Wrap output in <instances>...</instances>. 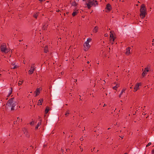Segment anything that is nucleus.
Here are the masks:
<instances>
[{"mask_svg": "<svg viewBox=\"0 0 154 154\" xmlns=\"http://www.w3.org/2000/svg\"><path fill=\"white\" fill-rule=\"evenodd\" d=\"M85 7H87L88 9H90L93 6H96L98 4V2L96 0H88L86 1Z\"/></svg>", "mask_w": 154, "mask_h": 154, "instance_id": "f257e3e1", "label": "nucleus"}, {"mask_svg": "<svg viewBox=\"0 0 154 154\" xmlns=\"http://www.w3.org/2000/svg\"><path fill=\"white\" fill-rule=\"evenodd\" d=\"M17 101H14V98H11L9 99L8 102V106H11V110H14V107L18 104Z\"/></svg>", "mask_w": 154, "mask_h": 154, "instance_id": "f03ea898", "label": "nucleus"}, {"mask_svg": "<svg viewBox=\"0 0 154 154\" xmlns=\"http://www.w3.org/2000/svg\"><path fill=\"white\" fill-rule=\"evenodd\" d=\"M146 10V8H145V5L143 4H142L140 10V16L141 18H143L145 17Z\"/></svg>", "mask_w": 154, "mask_h": 154, "instance_id": "7ed1b4c3", "label": "nucleus"}, {"mask_svg": "<svg viewBox=\"0 0 154 154\" xmlns=\"http://www.w3.org/2000/svg\"><path fill=\"white\" fill-rule=\"evenodd\" d=\"M1 50L2 52L7 53L8 52L5 45H2L1 46Z\"/></svg>", "mask_w": 154, "mask_h": 154, "instance_id": "20e7f679", "label": "nucleus"}, {"mask_svg": "<svg viewBox=\"0 0 154 154\" xmlns=\"http://www.w3.org/2000/svg\"><path fill=\"white\" fill-rule=\"evenodd\" d=\"M84 50L85 51H87L90 47V45H89L88 43L85 42L84 45Z\"/></svg>", "mask_w": 154, "mask_h": 154, "instance_id": "39448f33", "label": "nucleus"}, {"mask_svg": "<svg viewBox=\"0 0 154 154\" xmlns=\"http://www.w3.org/2000/svg\"><path fill=\"white\" fill-rule=\"evenodd\" d=\"M35 69V66L34 64H32L31 66V68L29 71V74H32L33 73Z\"/></svg>", "mask_w": 154, "mask_h": 154, "instance_id": "423d86ee", "label": "nucleus"}, {"mask_svg": "<svg viewBox=\"0 0 154 154\" xmlns=\"http://www.w3.org/2000/svg\"><path fill=\"white\" fill-rule=\"evenodd\" d=\"M148 66L146 67L145 68L142 74V76L144 77L147 74V72L149 71V68L148 67Z\"/></svg>", "mask_w": 154, "mask_h": 154, "instance_id": "0eeeda50", "label": "nucleus"}, {"mask_svg": "<svg viewBox=\"0 0 154 154\" xmlns=\"http://www.w3.org/2000/svg\"><path fill=\"white\" fill-rule=\"evenodd\" d=\"M140 85V84L139 83H137L136 84L134 87V92H136L138 89H139V87Z\"/></svg>", "mask_w": 154, "mask_h": 154, "instance_id": "6e6552de", "label": "nucleus"}, {"mask_svg": "<svg viewBox=\"0 0 154 154\" xmlns=\"http://www.w3.org/2000/svg\"><path fill=\"white\" fill-rule=\"evenodd\" d=\"M18 66L17 65H15V63H12L11 64V69H15L17 68Z\"/></svg>", "mask_w": 154, "mask_h": 154, "instance_id": "1a4fd4ad", "label": "nucleus"}, {"mask_svg": "<svg viewBox=\"0 0 154 154\" xmlns=\"http://www.w3.org/2000/svg\"><path fill=\"white\" fill-rule=\"evenodd\" d=\"M131 48L130 47H128L126 48V51L125 52V54H126L128 55L130 53V50H131Z\"/></svg>", "mask_w": 154, "mask_h": 154, "instance_id": "9d476101", "label": "nucleus"}, {"mask_svg": "<svg viewBox=\"0 0 154 154\" xmlns=\"http://www.w3.org/2000/svg\"><path fill=\"white\" fill-rule=\"evenodd\" d=\"M106 8L109 11H110L112 8L110 5L109 4H108L106 5Z\"/></svg>", "mask_w": 154, "mask_h": 154, "instance_id": "9b49d317", "label": "nucleus"}, {"mask_svg": "<svg viewBox=\"0 0 154 154\" xmlns=\"http://www.w3.org/2000/svg\"><path fill=\"white\" fill-rule=\"evenodd\" d=\"M40 88H37L36 90L35 91V93H36V96L40 94Z\"/></svg>", "mask_w": 154, "mask_h": 154, "instance_id": "f8f14e48", "label": "nucleus"}, {"mask_svg": "<svg viewBox=\"0 0 154 154\" xmlns=\"http://www.w3.org/2000/svg\"><path fill=\"white\" fill-rule=\"evenodd\" d=\"M41 125V120H40L39 122L38 123L37 125L35 127V129L37 130L38 128V127Z\"/></svg>", "mask_w": 154, "mask_h": 154, "instance_id": "ddd939ff", "label": "nucleus"}, {"mask_svg": "<svg viewBox=\"0 0 154 154\" xmlns=\"http://www.w3.org/2000/svg\"><path fill=\"white\" fill-rule=\"evenodd\" d=\"M98 29V27L97 26H95L93 30V32L94 33H96L97 32Z\"/></svg>", "mask_w": 154, "mask_h": 154, "instance_id": "4468645a", "label": "nucleus"}, {"mask_svg": "<svg viewBox=\"0 0 154 154\" xmlns=\"http://www.w3.org/2000/svg\"><path fill=\"white\" fill-rule=\"evenodd\" d=\"M48 47L47 46H45L44 47V52L46 53H47L48 51Z\"/></svg>", "mask_w": 154, "mask_h": 154, "instance_id": "2eb2a0df", "label": "nucleus"}, {"mask_svg": "<svg viewBox=\"0 0 154 154\" xmlns=\"http://www.w3.org/2000/svg\"><path fill=\"white\" fill-rule=\"evenodd\" d=\"M43 102V100L42 99H40L38 100V102L37 103V105H41L42 104V103Z\"/></svg>", "mask_w": 154, "mask_h": 154, "instance_id": "dca6fc26", "label": "nucleus"}, {"mask_svg": "<svg viewBox=\"0 0 154 154\" xmlns=\"http://www.w3.org/2000/svg\"><path fill=\"white\" fill-rule=\"evenodd\" d=\"M69 114L70 111L69 110H67L66 111V113L65 114V117H67Z\"/></svg>", "mask_w": 154, "mask_h": 154, "instance_id": "f3484780", "label": "nucleus"}, {"mask_svg": "<svg viewBox=\"0 0 154 154\" xmlns=\"http://www.w3.org/2000/svg\"><path fill=\"white\" fill-rule=\"evenodd\" d=\"M110 38V41L111 43V44H113L114 43V41L115 38Z\"/></svg>", "mask_w": 154, "mask_h": 154, "instance_id": "a211bd4d", "label": "nucleus"}, {"mask_svg": "<svg viewBox=\"0 0 154 154\" xmlns=\"http://www.w3.org/2000/svg\"><path fill=\"white\" fill-rule=\"evenodd\" d=\"M12 88H11V90L9 91V93L8 94V95L7 96V97H9L12 94Z\"/></svg>", "mask_w": 154, "mask_h": 154, "instance_id": "6ab92c4d", "label": "nucleus"}, {"mask_svg": "<svg viewBox=\"0 0 154 154\" xmlns=\"http://www.w3.org/2000/svg\"><path fill=\"white\" fill-rule=\"evenodd\" d=\"M23 131L24 132V133L25 134H27V130L25 128H23Z\"/></svg>", "mask_w": 154, "mask_h": 154, "instance_id": "aec40b11", "label": "nucleus"}, {"mask_svg": "<svg viewBox=\"0 0 154 154\" xmlns=\"http://www.w3.org/2000/svg\"><path fill=\"white\" fill-rule=\"evenodd\" d=\"M72 6H76L77 5V4L76 3L75 1L72 2Z\"/></svg>", "mask_w": 154, "mask_h": 154, "instance_id": "412c9836", "label": "nucleus"}, {"mask_svg": "<svg viewBox=\"0 0 154 154\" xmlns=\"http://www.w3.org/2000/svg\"><path fill=\"white\" fill-rule=\"evenodd\" d=\"M38 16V13H36L34 14L33 15V17L35 18L36 19H37Z\"/></svg>", "mask_w": 154, "mask_h": 154, "instance_id": "4be33fe9", "label": "nucleus"}, {"mask_svg": "<svg viewBox=\"0 0 154 154\" xmlns=\"http://www.w3.org/2000/svg\"><path fill=\"white\" fill-rule=\"evenodd\" d=\"M92 40V39L90 38H87V41L86 42L88 43L90 42Z\"/></svg>", "mask_w": 154, "mask_h": 154, "instance_id": "5701e85b", "label": "nucleus"}, {"mask_svg": "<svg viewBox=\"0 0 154 154\" xmlns=\"http://www.w3.org/2000/svg\"><path fill=\"white\" fill-rule=\"evenodd\" d=\"M49 110V108L48 107L46 108L45 110V113H46V114L47 113H48V112Z\"/></svg>", "mask_w": 154, "mask_h": 154, "instance_id": "b1692460", "label": "nucleus"}, {"mask_svg": "<svg viewBox=\"0 0 154 154\" xmlns=\"http://www.w3.org/2000/svg\"><path fill=\"white\" fill-rule=\"evenodd\" d=\"M77 13H78L77 12L74 11L72 13V15L73 16H75L77 14Z\"/></svg>", "mask_w": 154, "mask_h": 154, "instance_id": "393cba45", "label": "nucleus"}, {"mask_svg": "<svg viewBox=\"0 0 154 154\" xmlns=\"http://www.w3.org/2000/svg\"><path fill=\"white\" fill-rule=\"evenodd\" d=\"M29 124L31 126H33L35 124V122L34 121H32L29 123Z\"/></svg>", "mask_w": 154, "mask_h": 154, "instance_id": "a878e982", "label": "nucleus"}, {"mask_svg": "<svg viewBox=\"0 0 154 154\" xmlns=\"http://www.w3.org/2000/svg\"><path fill=\"white\" fill-rule=\"evenodd\" d=\"M125 90H126V89H125V88L122 89V91L121 92L120 94H122L123 92H125Z\"/></svg>", "mask_w": 154, "mask_h": 154, "instance_id": "bb28decb", "label": "nucleus"}, {"mask_svg": "<svg viewBox=\"0 0 154 154\" xmlns=\"http://www.w3.org/2000/svg\"><path fill=\"white\" fill-rule=\"evenodd\" d=\"M23 81H19L18 83V85L19 86H20V85H21V84H22Z\"/></svg>", "mask_w": 154, "mask_h": 154, "instance_id": "cd10ccee", "label": "nucleus"}, {"mask_svg": "<svg viewBox=\"0 0 154 154\" xmlns=\"http://www.w3.org/2000/svg\"><path fill=\"white\" fill-rule=\"evenodd\" d=\"M151 144V142H149L147 144V145H146V147H148L150 146Z\"/></svg>", "mask_w": 154, "mask_h": 154, "instance_id": "c85d7f7f", "label": "nucleus"}, {"mask_svg": "<svg viewBox=\"0 0 154 154\" xmlns=\"http://www.w3.org/2000/svg\"><path fill=\"white\" fill-rule=\"evenodd\" d=\"M114 38L112 33L110 34V38Z\"/></svg>", "mask_w": 154, "mask_h": 154, "instance_id": "c756f323", "label": "nucleus"}, {"mask_svg": "<svg viewBox=\"0 0 154 154\" xmlns=\"http://www.w3.org/2000/svg\"><path fill=\"white\" fill-rule=\"evenodd\" d=\"M17 120L16 121H14L13 122L14 124L15 125L17 124Z\"/></svg>", "mask_w": 154, "mask_h": 154, "instance_id": "7c9ffc66", "label": "nucleus"}, {"mask_svg": "<svg viewBox=\"0 0 154 154\" xmlns=\"http://www.w3.org/2000/svg\"><path fill=\"white\" fill-rule=\"evenodd\" d=\"M79 147H80V150H81V152L83 151V148L81 147V146H79Z\"/></svg>", "mask_w": 154, "mask_h": 154, "instance_id": "2f4dec72", "label": "nucleus"}, {"mask_svg": "<svg viewBox=\"0 0 154 154\" xmlns=\"http://www.w3.org/2000/svg\"><path fill=\"white\" fill-rule=\"evenodd\" d=\"M112 88L114 90H116V91H117V88H116V87L115 86L112 87Z\"/></svg>", "mask_w": 154, "mask_h": 154, "instance_id": "473e14b6", "label": "nucleus"}, {"mask_svg": "<svg viewBox=\"0 0 154 154\" xmlns=\"http://www.w3.org/2000/svg\"><path fill=\"white\" fill-rule=\"evenodd\" d=\"M115 86L117 88L119 87V84H117Z\"/></svg>", "mask_w": 154, "mask_h": 154, "instance_id": "72a5a7b5", "label": "nucleus"}, {"mask_svg": "<svg viewBox=\"0 0 154 154\" xmlns=\"http://www.w3.org/2000/svg\"><path fill=\"white\" fill-rule=\"evenodd\" d=\"M80 141H83V138H82V137H81L80 139Z\"/></svg>", "mask_w": 154, "mask_h": 154, "instance_id": "f704fd0d", "label": "nucleus"}, {"mask_svg": "<svg viewBox=\"0 0 154 154\" xmlns=\"http://www.w3.org/2000/svg\"><path fill=\"white\" fill-rule=\"evenodd\" d=\"M104 36L105 37H107L108 36V35L107 34H104Z\"/></svg>", "mask_w": 154, "mask_h": 154, "instance_id": "c9c22d12", "label": "nucleus"}, {"mask_svg": "<svg viewBox=\"0 0 154 154\" xmlns=\"http://www.w3.org/2000/svg\"><path fill=\"white\" fill-rule=\"evenodd\" d=\"M119 137L122 139H123L124 138V136L122 135L121 136H119Z\"/></svg>", "mask_w": 154, "mask_h": 154, "instance_id": "e433bc0d", "label": "nucleus"}, {"mask_svg": "<svg viewBox=\"0 0 154 154\" xmlns=\"http://www.w3.org/2000/svg\"><path fill=\"white\" fill-rule=\"evenodd\" d=\"M105 83H106V82H105V80H103V82L102 83H103V84H105Z\"/></svg>", "mask_w": 154, "mask_h": 154, "instance_id": "4c0bfd02", "label": "nucleus"}, {"mask_svg": "<svg viewBox=\"0 0 154 154\" xmlns=\"http://www.w3.org/2000/svg\"><path fill=\"white\" fill-rule=\"evenodd\" d=\"M17 121H18V122H19V120L20 119V118H19V117H17Z\"/></svg>", "mask_w": 154, "mask_h": 154, "instance_id": "58836bf2", "label": "nucleus"}, {"mask_svg": "<svg viewBox=\"0 0 154 154\" xmlns=\"http://www.w3.org/2000/svg\"><path fill=\"white\" fill-rule=\"evenodd\" d=\"M70 149H66V152H68L69 151Z\"/></svg>", "mask_w": 154, "mask_h": 154, "instance_id": "ea45409f", "label": "nucleus"}, {"mask_svg": "<svg viewBox=\"0 0 154 154\" xmlns=\"http://www.w3.org/2000/svg\"><path fill=\"white\" fill-rule=\"evenodd\" d=\"M122 95V94H119V97H120H120H121Z\"/></svg>", "mask_w": 154, "mask_h": 154, "instance_id": "a19ab883", "label": "nucleus"}, {"mask_svg": "<svg viewBox=\"0 0 154 154\" xmlns=\"http://www.w3.org/2000/svg\"><path fill=\"white\" fill-rule=\"evenodd\" d=\"M95 149V147H94L93 149H91V152H93V151H94V149Z\"/></svg>", "mask_w": 154, "mask_h": 154, "instance_id": "79ce46f5", "label": "nucleus"}, {"mask_svg": "<svg viewBox=\"0 0 154 154\" xmlns=\"http://www.w3.org/2000/svg\"><path fill=\"white\" fill-rule=\"evenodd\" d=\"M107 105L105 103H104V105H103V107H104L105 106H106Z\"/></svg>", "mask_w": 154, "mask_h": 154, "instance_id": "37998d69", "label": "nucleus"}, {"mask_svg": "<svg viewBox=\"0 0 154 154\" xmlns=\"http://www.w3.org/2000/svg\"><path fill=\"white\" fill-rule=\"evenodd\" d=\"M152 152L153 154L154 153V149L152 150Z\"/></svg>", "mask_w": 154, "mask_h": 154, "instance_id": "c03bdc74", "label": "nucleus"}, {"mask_svg": "<svg viewBox=\"0 0 154 154\" xmlns=\"http://www.w3.org/2000/svg\"><path fill=\"white\" fill-rule=\"evenodd\" d=\"M56 11L57 12H59L60 11V10L58 9V10H57Z\"/></svg>", "mask_w": 154, "mask_h": 154, "instance_id": "a18cd8bd", "label": "nucleus"}, {"mask_svg": "<svg viewBox=\"0 0 154 154\" xmlns=\"http://www.w3.org/2000/svg\"><path fill=\"white\" fill-rule=\"evenodd\" d=\"M43 29L44 30L45 29V28L44 27V26L43 27Z\"/></svg>", "mask_w": 154, "mask_h": 154, "instance_id": "49530a36", "label": "nucleus"}, {"mask_svg": "<svg viewBox=\"0 0 154 154\" xmlns=\"http://www.w3.org/2000/svg\"><path fill=\"white\" fill-rule=\"evenodd\" d=\"M63 72H61V75H63Z\"/></svg>", "mask_w": 154, "mask_h": 154, "instance_id": "de8ad7c7", "label": "nucleus"}, {"mask_svg": "<svg viewBox=\"0 0 154 154\" xmlns=\"http://www.w3.org/2000/svg\"><path fill=\"white\" fill-rule=\"evenodd\" d=\"M79 100H82V99H81V97H80L79 98Z\"/></svg>", "mask_w": 154, "mask_h": 154, "instance_id": "09e8293b", "label": "nucleus"}, {"mask_svg": "<svg viewBox=\"0 0 154 154\" xmlns=\"http://www.w3.org/2000/svg\"><path fill=\"white\" fill-rule=\"evenodd\" d=\"M62 152H64V150L63 149H61Z\"/></svg>", "mask_w": 154, "mask_h": 154, "instance_id": "8fccbe9b", "label": "nucleus"}, {"mask_svg": "<svg viewBox=\"0 0 154 154\" xmlns=\"http://www.w3.org/2000/svg\"><path fill=\"white\" fill-rule=\"evenodd\" d=\"M110 129H111V128H108V130H110Z\"/></svg>", "mask_w": 154, "mask_h": 154, "instance_id": "3c124183", "label": "nucleus"}, {"mask_svg": "<svg viewBox=\"0 0 154 154\" xmlns=\"http://www.w3.org/2000/svg\"><path fill=\"white\" fill-rule=\"evenodd\" d=\"M69 12H66V14H69Z\"/></svg>", "mask_w": 154, "mask_h": 154, "instance_id": "603ef678", "label": "nucleus"}, {"mask_svg": "<svg viewBox=\"0 0 154 154\" xmlns=\"http://www.w3.org/2000/svg\"><path fill=\"white\" fill-rule=\"evenodd\" d=\"M21 41H22V40H19V42H21Z\"/></svg>", "mask_w": 154, "mask_h": 154, "instance_id": "864d4df0", "label": "nucleus"}, {"mask_svg": "<svg viewBox=\"0 0 154 154\" xmlns=\"http://www.w3.org/2000/svg\"><path fill=\"white\" fill-rule=\"evenodd\" d=\"M76 81H77V80L76 79L75 80V81H74V82H76Z\"/></svg>", "mask_w": 154, "mask_h": 154, "instance_id": "5fc2aeb1", "label": "nucleus"}, {"mask_svg": "<svg viewBox=\"0 0 154 154\" xmlns=\"http://www.w3.org/2000/svg\"><path fill=\"white\" fill-rule=\"evenodd\" d=\"M87 63H89V61H88V62H87Z\"/></svg>", "mask_w": 154, "mask_h": 154, "instance_id": "6e6d98bb", "label": "nucleus"}, {"mask_svg": "<svg viewBox=\"0 0 154 154\" xmlns=\"http://www.w3.org/2000/svg\"><path fill=\"white\" fill-rule=\"evenodd\" d=\"M130 88L132 89V87L131 86L130 87Z\"/></svg>", "mask_w": 154, "mask_h": 154, "instance_id": "4d7b16f0", "label": "nucleus"}, {"mask_svg": "<svg viewBox=\"0 0 154 154\" xmlns=\"http://www.w3.org/2000/svg\"><path fill=\"white\" fill-rule=\"evenodd\" d=\"M83 1H85V0H82Z\"/></svg>", "mask_w": 154, "mask_h": 154, "instance_id": "13d9d810", "label": "nucleus"}, {"mask_svg": "<svg viewBox=\"0 0 154 154\" xmlns=\"http://www.w3.org/2000/svg\"><path fill=\"white\" fill-rule=\"evenodd\" d=\"M79 96H80V97H81V96L80 95H79Z\"/></svg>", "mask_w": 154, "mask_h": 154, "instance_id": "bf43d9fd", "label": "nucleus"}, {"mask_svg": "<svg viewBox=\"0 0 154 154\" xmlns=\"http://www.w3.org/2000/svg\"><path fill=\"white\" fill-rule=\"evenodd\" d=\"M137 5V6H138V4H137V5Z\"/></svg>", "mask_w": 154, "mask_h": 154, "instance_id": "052dcab7", "label": "nucleus"}, {"mask_svg": "<svg viewBox=\"0 0 154 154\" xmlns=\"http://www.w3.org/2000/svg\"><path fill=\"white\" fill-rule=\"evenodd\" d=\"M124 154H127V153H125Z\"/></svg>", "mask_w": 154, "mask_h": 154, "instance_id": "680f3d73", "label": "nucleus"}, {"mask_svg": "<svg viewBox=\"0 0 154 154\" xmlns=\"http://www.w3.org/2000/svg\"><path fill=\"white\" fill-rule=\"evenodd\" d=\"M138 2L140 3V2L139 1H138Z\"/></svg>", "mask_w": 154, "mask_h": 154, "instance_id": "e2e57ef3", "label": "nucleus"}, {"mask_svg": "<svg viewBox=\"0 0 154 154\" xmlns=\"http://www.w3.org/2000/svg\"><path fill=\"white\" fill-rule=\"evenodd\" d=\"M85 129H84V130H83V131H85Z\"/></svg>", "mask_w": 154, "mask_h": 154, "instance_id": "0e129e2a", "label": "nucleus"}, {"mask_svg": "<svg viewBox=\"0 0 154 154\" xmlns=\"http://www.w3.org/2000/svg\"><path fill=\"white\" fill-rule=\"evenodd\" d=\"M85 129H84V130H83V131H85Z\"/></svg>", "mask_w": 154, "mask_h": 154, "instance_id": "69168bd1", "label": "nucleus"}, {"mask_svg": "<svg viewBox=\"0 0 154 154\" xmlns=\"http://www.w3.org/2000/svg\"><path fill=\"white\" fill-rule=\"evenodd\" d=\"M85 129H84V130H83V131H85Z\"/></svg>", "mask_w": 154, "mask_h": 154, "instance_id": "338daca9", "label": "nucleus"}, {"mask_svg": "<svg viewBox=\"0 0 154 154\" xmlns=\"http://www.w3.org/2000/svg\"><path fill=\"white\" fill-rule=\"evenodd\" d=\"M22 121V119H21V122Z\"/></svg>", "mask_w": 154, "mask_h": 154, "instance_id": "774afa93", "label": "nucleus"}]
</instances>
